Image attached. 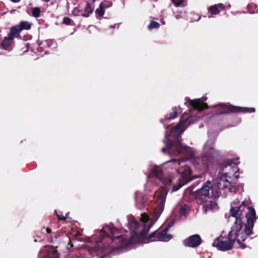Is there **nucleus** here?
Returning <instances> with one entry per match:
<instances>
[{
    "label": "nucleus",
    "mask_w": 258,
    "mask_h": 258,
    "mask_svg": "<svg viewBox=\"0 0 258 258\" xmlns=\"http://www.w3.org/2000/svg\"><path fill=\"white\" fill-rule=\"evenodd\" d=\"M183 163V160L179 162L178 160H173L168 161L164 164L167 165L169 167L174 168L181 166L183 168L181 169L179 171L181 173V177L179 178V183L176 185H172L173 181L170 177H165L163 176L160 166L153 165L151 166L150 172L148 176V183L155 184L163 188L161 190L156 191L154 196L157 206L154 211L153 217L150 219L147 214L143 213L141 214L140 223H139L133 216H129L128 218V227L134 232V235L131 236L129 240L125 238H122L120 246L114 250L113 249V251L122 252L124 249L129 248L134 244L139 243L140 239L145 236L162 213L169 188L172 186V191H176L191 179V170Z\"/></svg>",
    "instance_id": "f257e3e1"
},
{
    "label": "nucleus",
    "mask_w": 258,
    "mask_h": 258,
    "mask_svg": "<svg viewBox=\"0 0 258 258\" xmlns=\"http://www.w3.org/2000/svg\"><path fill=\"white\" fill-rule=\"evenodd\" d=\"M186 121L187 119L182 116L179 122L172 128L169 135L167 132L166 133L164 140L166 147L162 149V152L171 157H177L180 155L185 156L195 166H206L208 160L217 153L214 147L213 142L208 140L204 144L202 159L197 157L194 149L183 145L178 139L180 135L185 129Z\"/></svg>",
    "instance_id": "f03ea898"
},
{
    "label": "nucleus",
    "mask_w": 258,
    "mask_h": 258,
    "mask_svg": "<svg viewBox=\"0 0 258 258\" xmlns=\"http://www.w3.org/2000/svg\"><path fill=\"white\" fill-rule=\"evenodd\" d=\"M231 204V215L236 218L228 236L233 240L234 247L244 248L245 241L252 233L256 214L249 199H245L239 206Z\"/></svg>",
    "instance_id": "7ed1b4c3"
},
{
    "label": "nucleus",
    "mask_w": 258,
    "mask_h": 258,
    "mask_svg": "<svg viewBox=\"0 0 258 258\" xmlns=\"http://www.w3.org/2000/svg\"><path fill=\"white\" fill-rule=\"evenodd\" d=\"M239 163V159L235 158L227 161L221 166V175L217 181V186L220 188H223L226 193L231 192L233 189L229 181L231 176L233 175L235 178L238 177V174H237L238 171L237 165Z\"/></svg>",
    "instance_id": "20e7f679"
},
{
    "label": "nucleus",
    "mask_w": 258,
    "mask_h": 258,
    "mask_svg": "<svg viewBox=\"0 0 258 258\" xmlns=\"http://www.w3.org/2000/svg\"><path fill=\"white\" fill-rule=\"evenodd\" d=\"M219 189H223V188H219L216 185L214 188L212 186V183L211 181H207L203 186L196 193V196L200 200L203 201L208 198L211 199L212 197L214 199L218 198L221 192Z\"/></svg>",
    "instance_id": "39448f33"
},
{
    "label": "nucleus",
    "mask_w": 258,
    "mask_h": 258,
    "mask_svg": "<svg viewBox=\"0 0 258 258\" xmlns=\"http://www.w3.org/2000/svg\"><path fill=\"white\" fill-rule=\"evenodd\" d=\"M167 229L157 232L155 231L150 234L147 239V242L152 241H168L172 238V236L167 233Z\"/></svg>",
    "instance_id": "423d86ee"
},
{
    "label": "nucleus",
    "mask_w": 258,
    "mask_h": 258,
    "mask_svg": "<svg viewBox=\"0 0 258 258\" xmlns=\"http://www.w3.org/2000/svg\"><path fill=\"white\" fill-rule=\"evenodd\" d=\"M207 99L206 97H204L201 98L190 99L189 98L185 99V104L187 106H190L193 109L197 110L198 111H201L205 108L208 107L207 103H204V101Z\"/></svg>",
    "instance_id": "0eeeda50"
},
{
    "label": "nucleus",
    "mask_w": 258,
    "mask_h": 258,
    "mask_svg": "<svg viewBox=\"0 0 258 258\" xmlns=\"http://www.w3.org/2000/svg\"><path fill=\"white\" fill-rule=\"evenodd\" d=\"M213 245L216 247L217 249L222 251H226L230 249L233 246L234 247L233 240H231V238H223L221 240L216 239L213 242Z\"/></svg>",
    "instance_id": "6e6552de"
},
{
    "label": "nucleus",
    "mask_w": 258,
    "mask_h": 258,
    "mask_svg": "<svg viewBox=\"0 0 258 258\" xmlns=\"http://www.w3.org/2000/svg\"><path fill=\"white\" fill-rule=\"evenodd\" d=\"M181 113V108L180 107H174L171 109V111L167 114L164 119H161V122H162L165 127L170 125L173 122L172 121L177 117L178 114Z\"/></svg>",
    "instance_id": "1a4fd4ad"
},
{
    "label": "nucleus",
    "mask_w": 258,
    "mask_h": 258,
    "mask_svg": "<svg viewBox=\"0 0 258 258\" xmlns=\"http://www.w3.org/2000/svg\"><path fill=\"white\" fill-rule=\"evenodd\" d=\"M40 258H58L56 250L49 246H44L40 252Z\"/></svg>",
    "instance_id": "9d476101"
},
{
    "label": "nucleus",
    "mask_w": 258,
    "mask_h": 258,
    "mask_svg": "<svg viewBox=\"0 0 258 258\" xmlns=\"http://www.w3.org/2000/svg\"><path fill=\"white\" fill-rule=\"evenodd\" d=\"M201 243V238L198 234L193 235L184 241V245L188 247H197Z\"/></svg>",
    "instance_id": "9b49d317"
},
{
    "label": "nucleus",
    "mask_w": 258,
    "mask_h": 258,
    "mask_svg": "<svg viewBox=\"0 0 258 258\" xmlns=\"http://www.w3.org/2000/svg\"><path fill=\"white\" fill-rule=\"evenodd\" d=\"M229 110L227 111H225L223 113H231V112H249L252 113L255 112V108L253 107H240L236 106H232L229 107Z\"/></svg>",
    "instance_id": "f8f14e48"
},
{
    "label": "nucleus",
    "mask_w": 258,
    "mask_h": 258,
    "mask_svg": "<svg viewBox=\"0 0 258 258\" xmlns=\"http://www.w3.org/2000/svg\"><path fill=\"white\" fill-rule=\"evenodd\" d=\"M204 209L205 212L208 210L215 211L218 210V207L215 200H212L206 202L204 206Z\"/></svg>",
    "instance_id": "ddd939ff"
},
{
    "label": "nucleus",
    "mask_w": 258,
    "mask_h": 258,
    "mask_svg": "<svg viewBox=\"0 0 258 258\" xmlns=\"http://www.w3.org/2000/svg\"><path fill=\"white\" fill-rule=\"evenodd\" d=\"M224 9V5L222 4H219L211 6L209 8L208 11L212 15H216L218 14L221 10H223Z\"/></svg>",
    "instance_id": "4468645a"
},
{
    "label": "nucleus",
    "mask_w": 258,
    "mask_h": 258,
    "mask_svg": "<svg viewBox=\"0 0 258 258\" xmlns=\"http://www.w3.org/2000/svg\"><path fill=\"white\" fill-rule=\"evenodd\" d=\"M94 8L87 3L84 8L81 11L80 15L85 17H88L93 12Z\"/></svg>",
    "instance_id": "2eb2a0df"
},
{
    "label": "nucleus",
    "mask_w": 258,
    "mask_h": 258,
    "mask_svg": "<svg viewBox=\"0 0 258 258\" xmlns=\"http://www.w3.org/2000/svg\"><path fill=\"white\" fill-rule=\"evenodd\" d=\"M13 39L14 38L12 37H10V35H9L7 37H5L1 44V46L5 50H8L9 47L13 42Z\"/></svg>",
    "instance_id": "dca6fc26"
},
{
    "label": "nucleus",
    "mask_w": 258,
    "mask_h": 258,
    "mask_svg": "<svg viewBox=\"0 0 258 258\" xmlns=\"http://www.w3.org/2000/svg\"><path fill=\"white\" fill-rule=\"evenodd\" d=\"M146 205V200L142 197H138L136 199V206L141 209L144 207Z\"/></svg>",
    "instance_id": "f3484780"
},
{
    "label": "nucleus",
    "mask_w": 258,
    "mask_h": 258,
    "mask_svg": "<svg viewBox=\"0 0 258 258\" xmlns=\"http://www.w3.org/2000/svg\"><path fill=\"white\" fill-rule=\"evenodd\" d=\"M21 31V29L19 25H17L11 28L10 33L8 35L14 38L15 35Z\"/></svg>",
    "instance_id": "a211bd4d"
},
{
    "label": "nucleus",
    "mask_w": 258,
    "mask_h": 258,
    "mask_svg": "<svg viewBox=\"0 0 258 258\" xmlns=\"http://www.w3.org/2000/svg\"><path fill=\"white\" fill-rule=\"evenodd\" d=\"M19 27L21 29V31L26 29L29 30L30 29L31 24L27 21L21 22L19 25Z\"/></svg>",
    "instance_id": "6ab92c4d"
},
{
    "label": "nucleus",
    "mask_w": 258,
    "mask_h": 258,
    "mask_svg": "<svg viewBox=\"0 0 258 258\" xmlns=\"http://www.w3.org/2000/svg\"><path fill=\"white\" fill-rule=\"evenodd\" d=\"M40 9L38 7H35L32 9V16L35 18H38L40 16Z\"/></svg>",
    "instance_id": "aec40b11"
},
{
    "label": "nucleus",
    "mask_w": 258,
    "mask_h": 258,
    "mask_svg": "<svg viewBox=\"0 0 258 258\" xmlns=\"http://www.w3.org/2000/svg\"><path fill=\"white\" fill-rule=\"evenodd\" d=\"M159 24L155 21H152L148 25V28L150 30L153 29H157L159 27Z\"/></svg>",
    "instance_id": "412c9836"
},
{
    "label": "nucleus",
    "mask_w": 258,
    "mask_h": 258,
    "mask_svg": "<svg viewBox=\"0 0 258 258\" xmlns=\"http://www.w3.org/2000/svg\"><path fill=\"white\" fill-rule=\"evenodd\" d=\"M95 13L100 16H102L104 15V9L103 7H101V4H100L99 8L96 10Z\"/></svg>",
    "instance_id": "4be33fe9"
},
{
    "label": "nucleus",
    "mask_w": 258,
    "mask_h": 258,
    "mask_svg": "<svg viewBox=\"0 0 258 258\" xmlns=\"http://www.w3.org/2000/svg\"><path fill=\"white\" fill-rule=\"evenodd\" d=\"M101 7H103L104 9L109 8L112 6V3L110 1H104L100 3Z\"/></svg>",
    "instance_id": "5701e85b"
},
{
    "label": "nucleus",
    "mask_w": 258,
    "mask_h": 258,
    "mask_svg": "<svg viewBox=\"0 0 258 258\" xmlns=\"http://www.w3.org/2000/svg\"><path fill=\"white\" fill-rule=\"evenodd\" d=\"M216 106H220L222 108H223L225 110L220 113V114H225V113H223L225 111H227L229 110V107L232 106L231 105H229L228 104H218L217 105H215V107H216Z\"/></svg>",
    "instance_id": "b1692460"
},
{
    "label": "nucleus",
    "mask_w": 258,
    "mask_h": 258,
    "mask_svg": "<svg viewBox=\"0 0 258 258\" xmlns=\"http://www.w3.org/2000/svg\"><path fill=\"white\" fill-rule=\"evenodd\" d=\"M187 210V207L186 205L182 206L180 210V214L181 215H185Z\"/></svg>",
    "instance_id": "393cba45"
},
{
    "label": "nucleus",
    "mask_w": 258,
    "mask_h": 258,
    "mask_svg": "<svg viewBox=\"0 0 258 258\" xmlns=\"http://www.w3.org/2000/svg\"><path fill=\"white\" fill-rule=\"evenodd\" d=\"M68 214L69 213H67L66 216H62L56 213L57 216L60 220H65L68 218Z\"/></svg>",
    "instance_id": "a878e982"
},
{
    "label": "nucleus",
    "mask_w": 258,
    "mask_h": 258,
    "mask_svg": "<svg viewBox=\"0 0 258 258\" xmlns=\"http://www.w3.org/2000/svg\"><path fill=\"white\" fill-rule=\"evenodd\" d=\"M71 20L69 17H64L63 19V22L66 24H69L71 22Z\"/></svg>",
    "instance_id": "bb28decb"
},
{
    "label": "nucleus",
    "mask_w": 258,
    "mask_h": 258,
    "mask_svg": "<svg viewBox=\"0 0 258 258\" xmlns=\"http://www.w3.org/2000/svg\"><path fill=\"white\" fill-rule=\"evenodd\" d=\"M183 0H172V2L176 6H178L183 2Z\"/></svg>",
    "instance_id": "cd10ccee"
},
{
    "label": "nucleus",
    "mask_w": 258,
    "mask_h": 258,
    "mask_svg": "<svg viewBox=\"0 0 258 258\" xmlns=\"http://www.w3.org/2000/svg\"><path fill=\"white\" fill-rule=\"evenodd\" d=\"M47 44L49 47L53 44H54L55 46L56 45V44L54 43V42L51 40L47 41Z\"/></svg>",
    "instance_id": "c85d7f7f"
},
{
    "label": "nucleus",
    "mask_w": 258,
    "mask_h": 258,
    "mask_svg": "<svg viewBox=\"0 0 258 258\" xmlns=\"http://www.w3.org/2000/svg\"><path fill=\"white\" fill-rule=\"evenodd\" d=\"M10 1L14 3H17V2H19L20 0H10Z\"/></svg>",
    "instance_id": "c756f323"
},
{
    "label": "nucleus",
    "mask_w": 258,
    "mask_h": 258,
    "mask_svg": "<svg viewBox=\"0 0 258 258\" xmlns=\"http://www.w3.org/2000/svg\"><path fill=\"white\" fill-rule=\"evenodd\" d=\"M46 231H47V233H49L51 232V230L49 228H47L46 229Z\"/></svg>",
    "instance_id": "7c9ffc66"
},
{
    "label": "nucleus",
    "mask_w": 258,
    "mask_h": 258,
    "mask_svg": "<svg viewBox=\"0 0 258 258\" xmlns=\"http://www.w3.org/2000/svg\"><path fill=\"white\" fill-rule=\"evenodd\" d=\"M117 25V24H114L113 25L110 26V28H115Z\"/></svg>",
    "instance_id": "2f4dec72"
},
{
    "label": "nucleus",
    "mask_w": 258,
    "mask_h": 258,
    "mask_svg": "<svg viewBox=\"0 0 258 258\" xmlns=\"http://www.w3.org/2000/svg\"><path fill=\"white\" fill-rule=\"evenodd\" d=\"M45 2H48L50 0H44Z\"/></svg>",
    "instance_id": "473e14b6"
},
{
    "label": "nucleus",
    "mask_w": 258,
    "mask_h": 258,
    "mask_svg": "<svg viewBox=\"0 0 258 258\" xmlns=\"http://www.w3.org/2000/svg\"><path fill=\"white\" fill-rule=\"evenodd\" d=\"M77 11H79V10H78V9H75V10H74L75 13Z\"/></svg>",
    "instance_id": "72a5a7b5"
},
{
    "label": "nucleus",
    "mask_w": 258,
    "mask_h": 258,
    "mask_svg": "<svg viewBox=\"0 0 258 258\" xmlns=\"http://www.w3.org/2000/svg\"><path fill=\"white\" fill-rule=\"evenodd\" d=\"M92 1H93V2L94 3L96 0H92Z\"/></svg>",
    "instance_id": "f704fd0d"
}]
</instances>
